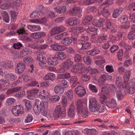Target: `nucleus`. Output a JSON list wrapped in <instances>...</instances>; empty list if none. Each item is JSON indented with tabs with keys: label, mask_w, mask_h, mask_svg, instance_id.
<instances>
[{
	"label": "nucleus",
	"mask_w": 135,
	"mask_h": 135,
	"mask_svg": "<svg viewBox=\"0 0 135 135\" xmlns=\"http://www.w3.org/2000/svg\"><path fill=\"white\" fill-rule=\"evenodd\" d=\"M36 60L39 62L38 64L41 66H42L47 62V60L45 57L41 54L38 55L37 57Z\"/></svg>",
	"instance_id": "9d476101"
},
{
	"label": "nucleus",
	"mask_w": 135,
	"mask_h": 135,
	"mask_svg": "<svg viewBox=\"0 0 135 135\" xmlns=\"http://www.w3.org/2000/svg\"><path fill=\"white\" fill-rule=\"evenodd\" d=\"M93 18V16L91 15L86 16L82 22V25L85 26L89 25L90 24V21Z\"/></svg>",
	"instance_id": "dca6fc26"
},
{
	"label": "nucleus",
	"mask_w": 135,
	"mask_h": 135,
	"mask_svg": "<svg viewBox=\"0 0 135 135\" xmlns=\"http://www.w3.org/2000/svg\"><path fill=\"white\" fill-rule=\"evenodd\" d=\"M54 10L58 13L62 14L66 11V8L64 6L62 7L58 6L54 8Z\"/></svg>",
	"instance_id": "6ab92c4d"
},
{
	"label": "nucleus",
	"mask_w": 135,
	"mask_h": 135,
	"mask_svg": "<svg viewBox=\"0 0 135 135\" xmlns=\"http://www.w3.org/2000/svg\"><path fill=\"white\" fill-rule=\"evenodd\" d=\"M66 95L69 99L71 100L73 99L74 94L72 90L70 89L67 90L66 92Z\"/></svg>",
	"instance_id": "c756f323"
},
{
	"label": "nucleus",
	"mask_w": 135,
	"mask_h": 135,
	"mask_svg": "<svg viewBox=\"0 0 135 135\" xmlns=\"http://www.w3.org/2000/svg\"><path fill=\"white\" fill-rule=\"evenodd\" d=\"M4 77L5 78L12 81L15 80L17 78L16 75H14L12 73H8V74L5 75Z\"/></svg>",
	"instance_id": "c85d7f7f"
},
{
	"label": "nucleus",
	"mask_w": 135,
	"mask_h": 135,
	"mask_svg": "<svg viewBox=\"0 0 135 135\" xmlns=\"http://www.w3.org/2000/svg\"><path fill=\"white\" fill-rule=\"evenodd\" d=\"M119 47L116 45H113L111 47L110 49V51L112 53H113L115 51L118 50Z\"/></svg>",
	"instance_id": "680f3d73"
},
{
	"label": "nucleus",
	"mask_w": 135,
	"mask_h": 135,
	"mask_svg": "<svg viewBox=\"0 0 135 135\" xmlns=\"http://www.w3.org/2000/svg\"><path fill=\"white\" fill-rule=\"evenodd\" d=\"M61 110L62 108L59 105L55 107L54 113V116L55 118H62L66 115V113L65 112H62Z\"/></svg>",
	"instance_id": "20e7f679"
},
{
	"label": "nucleus",
	"mask_w": 135,
	"mask_h": 135,
	"mask_svg": "<svg viewBox=\"0 0 135 135\" xmlns=\"http://www.w3.org/2000/svg\"><path fill=\"white\" fill-rule=\"evenodd\" d=\"M105 104L107 107L111 108H114L117 105L115 100L113 99L107 102Z\"/></svg>",
	"instance_id": "4be33fe9"
},
{
	"label": "nucleus",
	"mask_w": 135,
	"mask_h": 135,
	"mask_svg": "<svg viewBox=\"0 0 135 135\" xmlns=\"http://www.w3.org/2000/svg\"><path fill=\"white\" fill-rule=\"evenodd\" d=\"M55 75L52 73H50L46 75L43 78L45 80H54L55 78Z\"/></svg>",
	"instance_id": "a878e982"
},
{
	"label": "nucleus",
	"mask_w": 135,
	"mask_h": 135,
	"mask_svg": "<svg viewBox=\"0 0 135 135\" xmlns=\"http://www.w3.org/2000/svg\"><path fill=\"white\" fill-rule=\"evenodd\" d=\"M72 42L71 38L69 37H65L62 38L61 40V42L62 44L67 46L69 45Z\"/></svg>",
	"instance_id": "2eb2a0df"
},
{
	"label": "nucleus",
	"mask_w": 135,
	"mask_h": 135,
	"mask_svg": "<svg viewBox=\"0 0 135 135\" xmlns=\"http://www.w3.org/2000/svg\"><path fill=\"white\" fill-rule=\"evenodd\" d=\"M12 112L14 115L18 116L19 114L23 113V109L22 106L20 105H16L13 108Z\"/></svg>",
	"instance_id": "39448f33"
},
{
	"label": "nucleus",
	"mask_w": 135,
	"mask_h": 135,
	"mask_svg": "<svg viewBox=\"0 0 135 135\" xmlns=\"http://www.w3.org/2000/svg\"><path fill=\"white\" fill-rule=\"evenodd\" d=\"M106 79H107L106 75L104 74L101 75L100 76L99 81L102 84L105 81Z\"/></svg>",
	"instance_id": "864d4df0"
},
{
	"label": "nucleus",
	"mask_w": 135,
	"mask_h": 135,
	"mask_svg": "<svg viewBox=\"0 0 135 135\" xmlns=\"http://www.w3.org/2000/svg\"><path fill=\"white\" fill-rule=\"evenodd\" d=\"M115 83L118 87L120 88L122 85V80L121 77L119 76H118L116 78Z\"/></svg>",
	"instance_id": "e433bc0d"
},
{
	"label": "nucleus",
	"mask_w": 135,
	"mask_h": 135,
	"mask_svg": "<svg viewBox=\"0 0 135 135\" xmlns=\"http://www.w3.org/2000/svg\"><path fill=\"white\" fill-rule=\"evenodd\" d=\"M46 36V34L43 32H37L32 33L30 35L31 37L35 40L39 39Z\"/></svg>",
	"instance_id": "0eeeda50"
},
{
	"label": "nucleus",
	"mask_w": 135,
	"mask_h": 135,
	"mask_svg": "<svg viewBox=\"0 0 135 135\" xmlns=\"http://www.w3.org/2000/svg\"><path fill=\"white\" fill-rule=\"evenodd\" d=\"M4 66L8 68H11L13 67V64L10 61H8L6 62Z\"/></svg>",
	"instance_id": "69168bd1"
},
{
	"label": "nucleus",
	"mask_w": 135,
	"mask_h": 135,
	"mask_svg": "<svg viewBox=\"0 0 135 135\" xmlns=\"http://www.w3.org/2000/svg\"><path fill=\"white\" fill-rule=\"evenodd\" d=\"M101 11L102 14L104 17H107L109 15V13L106 9H103Z\"/></svg>",
	"instance_id": "5fc2aeb1"
},
{
	"label": "nucleus",
	"mask_w": 135,
	"mask_h": 135,
	"mask_svg": "<svg viewBox=\"0 0 135 135\" xmlns=\"http://www.w3.org/2000/svg\"><path fill=\"white\" fill-rule=\"evenodd\" d=\"M64 91V88L61 86H56L54 88V91L56 94L61 95L63 94Z\"/></svg>",
	"instance_id": "f3484780"
},
{
	"label": "nucleus",
	"mask_w": 135,
	"mask_h": 135,
	"mask_svg": "<svg viewBox=\"0 0 135 135\" xmlns=\"http://www.w3.org/2000/svg\"><path fill=\"white\" fill-rule=\"evenodd\" d=\"M83 45L82 50L88 49L90 48L91 46V43L89 42L83 43Z\"/></svg>",
	"instance_id": "79ce46f5"
},
{
	"label": "nucleus",
	"mask_w": 135,
	"mask_h": 135,
	"mask_svg": "<svg viewBox=\"0 0 135 135\" xmlns=\"http://www.w3.org/2000/svg\"><path fill=\"white\" fill-rule=\"evenodd\" d=\"M9 85V83L6 80L4 79L0 80V89L2 88V86L7 87H8Z\"/></svg>",
	"instance_id": "bb28decb"
},
{
	"label": "nucleus",
	"mask_w": 135,
	"mask_h": 135,
	"mask_svg": "<svg viewBox=\"0 0 135 135\" xmlns=\"http://www.w3.org/2000/svg\"><path fill=\"white\" fill-rule=\"evenodd\" d=\"M23 61L25 63L27 62H31L33 61V60L32 57H26L23 59Z\"/></svg>",
	"instance_id": "4d7b16f0"
},
{
	"label": "nucleus",
	"mask_w": 135,
	"mask_h": 135,
	"mask_svg": "<svg viewBox=\"0 0 135 135\" xmlns=\"http://www.w3.org/2000/svg\"><path fill=\"white\" fill-rule=\"evenodd\" d=\"M74 58L76 62H80L81 60V56L79 54H76L75 55Z\"/></svg>",
	"instance_id": "13d9d810"
},
{
	"label": "nucleus",
	"mask_w": 135,
	"mask_h": 135,
	"mask_svg": "<svg viewBox=\"0 0 135 135\" xmlns=\"http://www.w3.org/2000/svg\"><path fill=\"white\" fill-rule=\"evenodd\" d=\"M59 82L61 85L65 88H67L69 86L68 83L66 80H63L59 81Z\"/></svg>",
	"instance_id": "a19ab883"
},
{
	"label": "nucleus",
	"mask_w": 135,
	"mask_h": 135,
	"mask_svg": "<svg viewBox=\"0 0 135 135\" xmlns=\"http://www.w3.org/2000/svg\"><path fill=\"white\" fill-rule=\"evenodd\" d=\"M25 91H22L18 92L15 94V95L18 97H21L25 95Z\"/></svg>",
	"instance_id": "774afa93"
},
{
	"label": "nucleus",
	"mask_w": 135,
	"mask_h": 135,
	"mask_svg": "<svg viewBox=\"0 0 135 135\" xmlns=\"http://www.w3.org/2000/svg\"><path fill=\"white\" fill-rule=\"evenodd\" d=\"M123 11V9L121 7L114 10L112 13V17L114 18H117L119 15L122 13Z\"/></svg>",
	"instance_id": "a211bd4d"
},
{
	"label": "nucleus",
	"mask_w": 135,
	"mask_h": 135,
	"mask_svg": "<svg viewBox=\"0 0 135 135\" xmlns=\"http://www.w3.org/2000/svg\"><path fill=\"white\" fill-rule=\"evenodd\" d=\"M23 102L26 106V110L28 111L31 109V106L29 101L27 99H24Z\"/></svg>",
	"instance_id": "473e14b6"
},
{
	"label": "nucleus",
	"mask_w": 135,
	"mask_h": 135,
	"mask_svg": "<svg viewBox=\"0 0 135 135\" xmlns=\"http://www.w3.org/2000/svg\"><path fill=\"white\" fill-rule=\"evenodd\" d=\"M89 88L94 93H96L98 92V89L96 86L91 84H90L89 85Z\"/></svg>",
	"instance_id": "58836bf2"
},
{
	"label": "nucleus",
	"mask_w": 135,
	"mask_h": 135,
	"mask_svg": "<svg viewBox=\"0 0 135 135\" xmlns=\"http://www.w3.org/2000/svg\"><path fill=\"white\" fill-rule=\"evenodd\" d=\"M107 85L106 84L105 85H104L103 86H102V88L101 90V94L100 97V103L102 104L106 103L107 102L106 101H105V100L107 99V97L106 96L107 94L104 93V90H105V89H106L107 87Z\"/></svg>",
	"instance_id": "6e6552de"
},
{
	"label": "nucleus",
	"mask_w": 135,
	"mask_h": 135,
	"mask_svg": "<svg viewBox=\"0 0 135 135\" xmlns=\"http://www.w3.org/2000/svg\"><path fill=\"white\" fill-rule=\"evenodd\" d=\"M67 35L66 33L64 32L59 35H57L55 36V39L56 40H59L62 38V36L66 35Z\"/></svg>",
	"instance_id": "338daca9"
},
{
	"label": "nucleus",
	"mask_w": 135,
	"mask_h": 135,
	"mask_svg": "<svg viewBox=\"0 0 135 135\" xmlns=\"http://www.w3.org/2000/svg\"><path fill=\"white\" fill-rule=\"evenodd\" d=\"M75 93L80 97H82L86 94L85 89L82 86H79L76 87L75 89Z\"/></svg>",
	"instance_id": "423d86ee"
},
{
	"label": "nucleus",
	"mask_w": 135,
	"mask_h": 135,
	"mask_svg": "<svg viewBox=\"0 0 135 135\" xmlns=\"http://www.w3.org/2000/svg\"><path fill=\"white\" fill-rule=\"evenodd\" d=\"M83 59L84 62L88 65H90L92 62L91 57L89 56L84 57L83 58Z\"/></svg>",
	"instance_id": "72a5a7b5"
},
{
	"label": "nucleus",
	"mask_w": 135,
	"mask_h": 135,
	"mask_svg": "<svg viewBox=\"0 0 135 135\" xmlns=\"http://www.w3.org/2000/svg\"><path fill=\"white\" fill-rule=\"evenodd\" d=\"M77 110L78 112H81L82 116L84 118L86 117L88 114V112L86 103L81 100L78 99L76 101Z\"/></svg>",
	"instance_id": "7ed1b4c3"
},
{
	"label": "nucleus",
	"mask_w": 135,
	"mask_h": 135,
	"mask_svg": "<svg viewBox=\"0 0 135 135\" xmlns=\"http://www.w3.org/2000/svg\"><path fill=\"white\" fill-rule=\"evenodd\" d=\"M65 48L64 49V51L66 50V51L69 54H74L75 52V50L72 47H67L65 46Z\"/></svg>",
	"instance_id": "f704fd0d"
},
{
	"label": "nucleus",
	"mask_w": 135,
	"mask_h": 135,
	"mask_svg": "<svg viewBox=\"0 0 135 135\" xmlns=\"http://www.w3.org/2000/svg\"><path fill=\"white\" fill-rule=\"evenodd\" d=\"M116 97L118 100H120L123 98V95L120 91H117L116 93Z\"/></svg>",
	"instance_id": "bf43d9fd"
},
{
	"label": "nucleus",
	"mask_w": 135,
	"mask_h": 135,
	"mask_svg": "<svg viewBox=\"0 0 135 135\" xmlns=\"http://www.w3.org/2000/svg\"><path fill=\"white\" fill-rule=\"evenodd\" d=\"M129 93L131 94H133L135 91V80H132L130 81L129 88Z\"/></svg>",
	"instance_id": "f8f14e48"
},
{
	"label": "nucleus",
	"mask_w": 135,
	"mask_h": 135,
	"mask_svg": "<svg viewBox=\"0 0 135 135\" xmlns=\"http://www.w3.org/2000/svg\"><path fill=\"white\" fill-rule=\"evenodd\" d=\"M125 23L123 25L121 26V28L123 29H127L128 28L130 27V23L129 22L127 21L125 22Z\"/></svg>",
	"instance_id": "0e129e2a"
},
{
	"label": "nucleus",
	"mask_w": 135,
	"mask_h": 135,
	"mask_svg": "<svg viewBox=\"0 0 135 135\" xmlns=\"http://www.w3.org/2000/svg\"><path fill=\"white\" fill-rule=\"evenodd\" d=\"M107 35L106 34H103L102 36H99L98 37L97 40V42L99 43H102L104 42L105 40L108 39Z\"/></svg>",
	"instance_id": "393cba45"
},
{
	"label": "nucleus",
	"mask_w": 135,
	"mask_h": 135,
	"mask_svg": "<svg viewBox=\"0 0 135 135\" xmlns=\"http://www.w3.org/2000/svg\"><path fill=\"white\" fill-rule=\"evenodd\" d=\"M90 78V76L89 75L84 74L82 76V79L83 81H88Z\"/></svg>",
	"instance_id": "e2e57ef3"
},
{
	"label": "nucleus",
	"mask_w": 135,
	"mask_h": 135,
	"mask_svg": "<svg viewBox=\"0 0 135 135\" xmlns=\"http://www.w3.org/2000/svg\"><path fill=\"white\" fill-rule=\"evenodd\" d=\"M3 16L4 21L6 23H8L9 21V17L8 13L6 11H3L1 12Z\"/></svg>",
	"instance_id": "7c9ffc66"
},
{
	"label": "nucleus",
	"mask_w": 135,
	"mask_h": 135,
	"mask_svg": "<svg viewBox=\"0 0 135 135\" xmlns=\"http://www.w3.org/2000/svg\"><path fill=\"white\" fill-rule=\"evenodd\" d=\"M120 22L122 23H125L128 20V18L126 16H124L121 17L119 20Z\"/></svg>",
	"instance_id": "6e6d98bb"
},
{
	"label": "nucleus",
	"mask_w": 135,
	"mask_h": 135,
	"mask_svg": "<svg viewBox=\"0 0 135 135\" xmlns=\"http://www.w3.org/2000/svg\"><path fill=\"white\" fill-rule=\"evenodd\" d=\"M123 55V51L122 49L119 50L117 53V56L119 60L121 61Z\"/></svg>",
	"instance_id": "052dcab7"
},
{
	"label": "nucleus",
	"mask_w": 135,
	"mask_h": 135,
	"mask_svg": "<svg viewBox=\"0 0 135 135\" xmlns=\"http://www.w3.org/2000/svg\"><path fill=\"white\" fill-rule=\"evenodd\" d=\"M86 31L87 32L89 33V31L91 32H93V35H94L96 33L97 30L94 27H88V28H86Z\"/></svg>",
	"instance_id": "c03bdc74"
},
{
	"label": "nucleus",
	"mask_w": 135,
	"mask_h": 135,
	"mask_svg": "<svg viewBox=\"0 0 135 135\" xmlns=\"http://www.w3.org/2000/svg\"><path fill=\"white\" fill-rule=\"evenodd\" d=\"M81 12L80 8L79 7H75L73 8L71 12V14L73 15H79Z\"/></svg>",
	"instance_id": "aec40b11"
},
{
	"label": "nucleus",
	"mask_w": 135,
	"mask_h": 135,
	"mask_svg": "<svg viewBox=\"0 0 135 135\" xmlns=\"http://www.w3.org/2000/svg\"><path fill=\"white\" fill-rule=\"evenodd\" d=\"M87 70L91 74H93L94 73L98 72V70L92 68L91 67L89 66L87 68Z\"/></svg>",
	"instance_id": "ea45409f"
},
{
	"label": "nucleus",
	"mask_w": 135,
	"mask_h": 135,
	"mask_svg": "<svg viewBox=\"0 0 135 135\" xmlns=\"http://www.w3.org/2000/svg\"><path fill=\"white\" fill-rule=\"evenodd\" d=\"M27 27L28 29L32 32L40 30L41 29L39 25H29Z\"/></svg>",
	"instance_id": "412c9836"
},
{
	"label": "nucleus",
	"mask_w": 135,
	"mask_h": 135,
	"mask_svg": "<svg viewBox=\"0 0 135 135\" xmlns=\"http://www.w3.org/2000/svg\"><path fill=\"white\" fill-rule=\"evenodd\" d=\"M60 97L57 95H54L52 96L50 99V100L51 102H56L60 99Z\"/></svg>",
	"instance_id": "09e8293b"
},
{
	"label": "nucleus",
	"mask_w": 135,
	"mask_h": 135,
	"mask_svg": "<svg viewBox=\"0 0 135 135\" xmlns=\"http://www.w3.org/2000/svg\"><path fill=\"white\" fill-rule=\"evenodd\" d=\"M48 103L46 101L41 102L39 100H35V105H34L33 109L35 113L37 115L39 114L40 110L42 114L45 116L47 115V108Z\"/></svg>",
	"instance_id": "f257e3e1"
},
{
	"label": "nucleus",
	"mask_w": 135,
	"mask_h": 135,
	"mask_svg": "<svg viewBox=\"0 0 135 135\" xmlns=\"http://www.w3.org/2000/svg\"><path fill=\"white\" fill-rule=\"evenodd\" d=\"M89 110L93 112L101 113L105 110V108L103 105H100L97 103L95 98H91L89 99Z\"/></svg>",
	"instance_id": "f03ea898"
},
{
	"label": "nucleus",
	"mask_w": 135,
	"mask_h": 135,
	"mask_svg": "<svg viewBox=\"0 0 135 135\" xmlns=\"http://www.w3.org/2000/svg\"><path fill=\"white\" fill-rule=\"evenodd\" d=\"M25 65L21 61H19L17 64L16 71L18 73L20 74L23 72L26 68Z\"/></svg>",
	"instance_id": "9b49d317"
},
{
	"label": "nucleus",
	"mask_w": 135,
	"mask_h": 135,
	"mask_svg": "<svg viewBox=\"0 0 135 135\" xmlns=\"http://www.w3.org/2000/svg\"><path fill=\"white\" fill-rule=\"evenodd\" d=\"M16 34V31H12L9 32H7L5 33V36L6 37H10L15 35Z\"/></svg>",
	"instance_id": "49530a36"
},
{
	"label": "nucleus",
	"mask_w": 135,
	"mask_h": 135,
	"mask_svg": "<svg viewBox=\"0 0 135 135\" xmlns=\"http://www.w3.org/2000/svg\"><path fill=\"white\" fill-rule=\"evenodd\" d=\"M39 90L38 89L34 88L32 90H29L28 91V94H30L33 95H35L38 92Z\"/></svg>",
	"instance_id": "de8ad7c7"
},
{
	"label": "nucleus",
	"mask_w": 135,
	"mask_h": 135,
	"mask_svg": "<svg viewBox=\"0 0 135 135\" xmlns=\"http://www.w3.org/2000/svg\"><path fill=\"white\" fill-rule=\"evenodd\" d=\"M59 32L57 27H54L50 31V33L52 36L59 33Z\"/></svg>",
	"instance_id": "37998d69"
},
{
	"label": "nucleus",
	"mask_w": 135,
	"mask_h": 135,
	"mask_svg": "<svg viewBox=\"0 0 135 135\" xmlns=\"http://www.w3.org/2000/svg\"><path fill=\"white\" fill-rule=\"evenodd\" d=\"M50 49L57 51H63L65 46L61 45L58 44H55L50 45Z\"/></svg>",
	"instance_id": "1a4fd4ad"
},
{
	"label": "nucleus",
	"mask_w": 135,
	"mask_h": 135,
	"mask_svg": "<svg viewBox=\"0 0 135 135\" xmlns=\"http://www.w3.org/2000/svg\"><path fill=\"white\" fill-rule=\"evenodd\" d=\"M28 51L27 49H24L22 50L20 52V56L21 57H23L28 54Z\"/></svg>",
	"instance_id": "a18cd8bd"
},
{
	"label": "nucleus",
	"mask_w": 135,
	"mask_h": 135,
	"mask_svg": "<svg viewBox=\"0 0 135 135\" xmlns=\"http://www.w3.org/2000/svg\"><path fill=\"white\" fill-rule=\"evenodd\" d=\"M58 63L57 58L55 56L54 57H52V59H48L47 60V63L49 65H55Z\"/></svg>",
	"instance_id": "b1692460"
},
{
	"label": "nucleus",
	"mask_w": 135,
	"mask_h": 135,
	"mask_svg": "<svg viewBox=\"0 0 135 135\" xmlns=\"http://www.w3.org/2000/svg\"><path fill=\"white\" fill-rule=\"evenodd\" d=\"M105 69L109 73H112L114 71V69L112 66L107 65L106 66Z\"/></svg>",
	"instance_id": "603ef678"
},
{
	"label": "nucleus",
	"mask_w": 135,
	"mask_h": 135,
	"mask_svg": "<svg viewBox=\"0 0 135 135\" xmlns=\"http://www.w3.org/2000/svg\"><path fill=\"white\" fill-rule=\"evenodd\" d=\"M18 33L19 34H25V35H27L28 33L26 32L24 28L22 27H21L20 28L17 30L16 32Z\"/></svg>",
	"instance_id": "3c124183"
},
{
	"label": "nucleus",
	"mask_w": 135,
	"mask_h": 135,
	"mask_svg": "<svg viewBox=\"0 0 135 135\" xmlns=\"http://www.w3.org/2000/svg\"><path fill=\"white\" fill-rule=\"evenodd\" d=\"M89 40V37L86 35L83 34L80 37V39L79 41H80L85 42Z\"/></svg>",
	"instance_id": "8fccbe9b"
},
{
	"label": "nucleus",
	"mask_w": 135,
	"mask_h": 135,
	"mask_svg": "<svg viewBox=\"0 0 135 135\" xmlns=\"http://www.w3.org/2000/svg\"><path fill=\"white\" fill-rule=\"evenodd\" d=\"M20 87H17L12 89H8L6 92L7 95H8L12 94L14 92H17L20 90L21 89Z\"/></svg>",
	"instance_id": "5701e85b"
},
{
	"label": "nucleus",
	"mask_w": 135,
	"mask_h": 135,
	"mask_svg": "<svg viewBox=\"0 0 135 135\" xmlns=\"http://www.w3.org/2000/svg\"><path fill=\"white\" fill-rule=\"evenodd\" d=\"M73 63V62L70 59H68L65 62L64 65L67 69H68L71 67Z\"/></svg>",
	"instance_id": "2f4dec72"
},
{
	"label": "nucleus",
	"mask_w": 135,
	"mask_h": 135,
	"mask_svg": "<svg viewBox=\"0 0 135 135\" xmlns=\"http://www.w3.org/2000/svg\"><path fill=\"white\" fill-rule=\"evenodd\" d=\"M55 57L57 58V60H59L63 61L66 59V54L64 52H57L55 55Z\"/></svg>",
	"instance_id": "ddd939ff"
},
{
	"label": "nucleus",
	"mask_w": 135,
	"mask_h": 135,
	"mask_svg": "<svg viewBox=\"0 0 135 135\" xmlns=\"http://www.w3.org/2000/svg\"><path fill=\"white\" fill-rule=\"evenodd\" d=\"M33 119V117L32 115L30 114H28L26 116V118L24 120L25 123H30L31 122Z\"/></svg>",
	"instance_id": "c9c22d12"
},
{
	"label": "nucleus",
	"mask_w": 135,
	"mask_h": 135,
	"mask_svg": "<svg viewBox=\"0 0 135 135\" xmlns=\"http://www.w3.org/2000/svg\"><path fill=\"white\" fill-rule=\"evenodd\" d=\"M104 21L102 18H100L98 21L95 20L92 23L93 25L98 27H101L103 25Z\"/></svg>",
	"instance_id": "cd10ccee"
},
{
	"label": "nucleus",
	"mask_w": 135,
	"mask_h": 135,
	"mask_svg": "<svg viewBox=\"0 0 135 135\" xmlns=\"http://www.w3.org/2000/svg\"><path fill=\"white\" fill-rule=\"evenodd\" d=\"M125 36V33L124 31H119L118 32L117 37L118 39H120L124 37Z\"/></svg>",
	"instance_id": "4c0bfd02"
},
{
	"label": "nucleus",
	"mask_w": 135,
	"mask_h": 135,
	"mask_svg": "<svg viewBox=\"0 0 135 135\" xmlns=\"http://www.w3.org/2000/svg\"><path fill=\"white\" fill-rule=\"evenodd\" d=\"M131 75V72L129 71H127L124 73L123 75L124 83L126 84V88H127L128 86V81L130 76Z\"/></svg>",
	"instance_id": "4468645a"
}]
</instances>
